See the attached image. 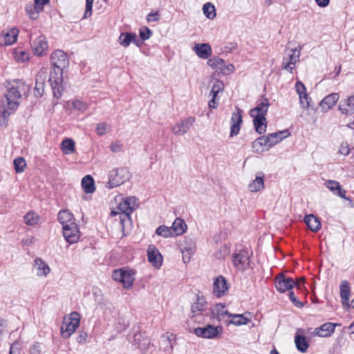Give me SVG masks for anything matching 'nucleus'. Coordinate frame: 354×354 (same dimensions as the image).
I'll use <instances>...</instances> for the list:
<instances>
[{
    "instance_id": "32",
    "label": "nucleus",
    "mask_w": 354,
    "mask_h": 354,
    "mask_svg": "<svg viewBox=\"0 0 354 354\" xmlns=\"http://www.w3.org/2000/svg\"><path fill=\"white\" fill-rule=\"evenodd\" d=\"M171 228L173 234L174 236H178L185 232V230L187 229V225L183 219L177 218L174 221Z\"/></svg>"
},
{
    "instance_id": "17",
    "label": "nucleus",
    "mask_w": 354,
    "mask_h": 354,
    "mask_svg": "<svg viewBox=\"0 0 354 354\" xmlns=\"http://www.w3.org/2000/svg\"><path fill=\"white\" fill-rule=\"evenodd\" d=\"M339 98V96L337 93H330L326 95L325 97H324L319 102V106L321 107L322 111L323 113L328 112L336 104Z\"/></svg>"
},
{
    "instance_id": "52",
    "label": "nucleus",
    "mask_w": 354,
    "mask_h": 354,
    "mask_svg": "<svg viewBox=\"0 0 354 354\" xmlns=\"http://www.w3.org/2000/svg\"><path fill=\"white\" fill-rule=\"evenodd\" d=\"M94 0H86V8L83 18L86 19L92 15V8Z\"/></svg>"
},
{
    "instance_id": "12",
    "label": "nucleus",
    "mask_w": 354,
    "mask_h": 354,
    "mask_svg": "<svg viewBox=\"0 0 354 354\" xmlns=\"http://www.w3.org/2000/svg\"><path fill=\"white\" fill-rule=\"evenodd\" d=\"M207 64L214 69L221 71L223 73H225L227 71L231 73L234 69L232 64H227L223 59L218 57L209 59Z\"/></svg>"
},
{
    "instance_id": "55",
    "label": "nucleus",
    "mask_w": 354,
    "mask_h": 354,
    "mask_svg": "<svg viewBox=\"0 0 354 354\" xmlns=\"http://www.w3.org/2000/svg\"><path fill=\"white\" fill-rule=\"evenodd\" d=\"M289 299L294 304V305L298 308H301L304 306V304L297 300V297L295 296L294 292L290 291L288 294Z\"/></svg>"
},
{
    "instance_id": "6",
    "label": "nucleus",
    "mask_w": 354,
    "mask_h": 354,
    "mask_svg": "<svg viewBox=\"0 0 354 354\" xmlns=\"http://www.w3.org/2000/svg\"><path fill=\"white\" fill-rule=\"evenodd\" d=\"M232 262L234 266L240 270H245L250 264L248 252L245 250H240L233 254Z\"/></svg>"
},
{
    "instance_id": "27",
    "label": "nucleus",
    "mask_w": 354,
    "mask_h": 354,
    "mask_svg": "<svg viewBox=\"0 0 354 354\" xmlns=\"http://www.w3.org/2000/svg\"><path fill=\"white\" fill-rule=\"evenodd\" d=\"M229 317L232 319L229 321L225 320V323L229 324H234L235 326H241L247 324L250 320L249 318L245 317L243 314H229Z\"/></svg>"
},
{
    "instance_id": "1",
    "label": "nucleus",
    "mask_w": 354,
    "mask_h": 354,
    "mask_svg": "<svg viewBox=\"0 0 354 354\" xmlns=\"http://www.w3.org/2000/svg\"><path fill=\"white\" fill-rule=\"evenodd\" d=\"M52 71L50 72L48 82L50 83L54 97L59 98L63 91V73L68 67L69 59L62 50H57L50 55Z\"/></svg>"
},
{
    "instance_id": "3",
    "label": "nucleus",
    "mask_w": 354,
    "mask_h": 354,
    "mask_svg": "<svg viewBox=\"0 0 354 354\" xmlns=\"http://www.w3.org/2000/svg\"><path fill=\"white\" fill-rule=\"evenodd\" d=\"M138 199L134 196L127 197L120 202L117 207L118 211L112 210L111 216H120V223L124 230V225L131 221V214L138 207Z\"/></svg>"
},
{
    "instance_id": "20",
    "label": "nucleus",
    "mask_w": 354,
    "mask_h": 354,
    "mask_svg": "<svg viewBox=\"0 0 354 354\" xmlns=\"http://www.w3.org/2000/svg\"><path fill=\"white\" fill-rule=\"evenodd\" d=\"M131 42L139 46L140 41L137 39V35L133 32H122L118 38V43L124 46L128 47Z\"/></svg>"
},
{
    "instance_id": "5",
    "label": "nucleus",
    "mask_w": 354,
    "mask_h": 354,
    "mask_svg": "<svg viewBox=\"0 0 354 354\" xmlns=\"http://www.w3.org/2000/svg\"><path fill=\"white\" fill-rule=\"evenodd\" d=\"M303 283L304 279H300L296 282L292 278L286 277L283 274L275 278V287L280 292H285L286 291L290 290L294 286L301 288V283Z\"/></svg>"
},
{
    "instance_id": "50",
    "label": "nucleus",
    "mask_w": 354,
    "mask_h": 354,
    "mask_svg": "<svg viewBox=\"0 0 354 354\" xmlns=\"http://www.w3.org/2000/svg\"><path fill=\"white\" fill-rule=\"evenodd\" d=\"M44 83L35 82L34 93L36 97H41L43 95L44 93Z\"/></svg>"
},
{
    "instance_id": "63",
    "label": "nucleus",
    "mask_w": 354,
    "mask_h": 354,
    "mask_svg": "<svg viewBox=\"0 0 354 354\" xmlns=\"http://www.w3.org/2000/svg\"><path fill=\"white\" fill-rule=\"evenodd\" d=\"M158 16V12H156V13H153V12H151L150 14H149L147 15V21H158V18L157 17Z\"/></svg>"
},
{
    "instance_id": "25",
    "label": "nucleus",
    "mask_w": 354,
    "mask_h": 354,
    "mask_svg": "<svg viewBox=\"0 0 354 354\" xmlns=\"http://www.w3.org/2000/svg\"><path fill=\"white\" fill-rule=\"evenodd\" d=\"M335 324L327 322L315 329V334L319 337H326L330 336L335 331Z\"/></svg>"
},
{
    "instance_id": "54",
    "label": "nucleus",
    "mask_w": 354,
    "mask_h": 354,
    "mask_svg": "<svg viewBox=\"0 0 354 354\" xmlns=\"http://www.w3.org/2000/svg\"><path fill=\"white\" fill-rule=\"evenodd\" d=\"M295 88L299 96L307 94L306 92L305 85L300 81H297L295 84Z\"/></svg>"
},
{
    "instance_id": "64",
    "label": "nucleus",
    "mask_w": 354,
    "mask_h": 354,
    "mask_svg": "<svg viewBox=\"0 0 354 354\" xmlns=\"http://www.w3.org/2000/svg\"><path fill=\"white\" fill-rule=\"evenodd\" d=\"M319 7L324 8L329 4L330 0H315Z\"/></svg>"
},
{
    "instance_id": "42",
    "label": "nucleus",
    "mask_w": 354,
    "mask_h": 354,
    "mask_svg": "<svg viewBox=\"0 0 354 354\" xmlns=\"http://www.w3.org/2000/svg\"><path fill=\"white\" fill-rule=\"evenodd\" d=\"M133 272L131 270H125L122 283L125 288H129L132 286L134 281Z\"/></svg>"
},
{
    "instance_id": "34",
    "label": "nucleus",
    "mask_w": 354,
    "mask_h": 354,
    "mask_svg": "<svg viewBox=\"0 0 354 354\" xmlns=\"http://www.w3.org/2000/svg\"><path fill=\"white\" fill-rule=\"evenodd\" d=\"M264 187L263 174H259L256 178L248 185V189L252 192L260 191Z\"/></svg>"
},
{
    "instance_id": "9",
    "label": "nucleus",
    "mask_w": 354,
    "mask_h": 354,
    "mask_svg": "<svg viewBox=\"0 0 354 354\" xmlns=\"http://www.w3.org/2000/svg\"><path fill=\"white\" fill-rule=\"evenodd\" d=\"M34 55L43 56L46 54L48 48V44L45 36L40 35L32 40L31 44Z\"/></svg>"
},
{
    "instance_id": "46",
    "label": "nucleus",
    "mask_w": 354,
    "mask_h": 354,
    "mask_svg": "<svg viewBox=\"0 0 354 354\" xmlns=\"http://www.w3.org/2000/svg\"><path fill=\"white\" fill-rule=\"evenodd\" d=\"M24 219L28 225H33L37 223L38 216L34 212H28L24 216Z\"/></svg>"
},
{
    "instance_id": "21",
    "label": "nucleus",
    "mask_w": 354,
    "mask_h": 354,
    "mask_svg": "<svg viewBox=\"0 0 354 354\" xmlns=\"http://www.w3.org/2000/svg\"><path fill=\"white\" fill-rule=\"evenodd\" d=\"M270 106V102L268 98L263 97L260 100L259 102H258V104L256 107L252 109L250 111V115H266L268 108Z\"/></svg>"
},
{
    "instance_id": "62",
    "label": "nucleus",
    "mask_w": 354,
    "mask_h": 354,
    "mask_svg": "<svg viewBox=\"0 0 354 354\" xmlns=\"http://www.w3.org/2000/svg\"><path fill=\"white\" fill-rule=\"evenodd\" d=\"M9 354H19V343L15 342L11 344Z\"/></svg>"
},
{
    "instance_id": "23",
    "label": "nucleus",
    "mask_w": 354,
    "mask_h": 354,
    "mask_svg": "<svg viewBox=\"0 0 354 354\" xmlns=\"http://www.w3.org/2000/svg\"><path fill=\"white\" fill-rule=\"evenodd\" d=\"M250 116L254 118L253 123L256 131L259 134L265 133L267 127V122L265 117L266 115H262V114H261Z\"/></svg>"
},
{
    "instance_id": "56",
    "label": "nucleus",
    "mask_w": 354,
    "mask_h": 354,
    "mask_svg": "<svg viewBox=\"0 0 354 354\" xmlns=\"http://www.w3.org/2000/svg\"><path fill=\"white\" fill-rule=\"evenodd\" d=\"M350 152V148L347 142H342L339 149V153L344 156H348Z\"/></svg>"
},
{
    "instance_id": "19",
    "label": "nucleus",
    "mask_w": 354,
    "mask_h": 354,
    "mask_svg": "<svg viewBox=\"0 0 354 354\" xmlns=\"http://www.w3.org/2000/svg\"><path fill=\"white\" fill-rule=\"evenodd\" d=\"M270 148L269 139L265 136L256 139L252 142V149L254 152L258 153L268 151Z\"/></svg>"
},
{
    "instance_id": "13",
    "label": "nucleus",
    "mask_w": 354,
    "mask_h": 354,
    "mask_svg": "<svg viewBox=\"0 0 354 354\" xmlns=\"http://www.w3.org/2000/svg\"><path fill=\"white\" fill-rule=\"evenodd\" d=\"M19 35V30L17 28H12L7 31H3L0 35V45L10 46L17 41Z\"/></svg>"
},
{
    "instance_id": "60",
    "label": "nucleus",
    "mask_w": 354,
    "mask_h": 354,
    "mask_svg": "<svg viewBox=\"0 0 354 354\" xmlns=\"http://www.w3.org/2000/svg\"><path fill=\"white\" fill-rule=\"evenodd\" d=\"M110 149L113 152H119L122 149V145L120 142H116L111 145Z\"/></svg>"
},
{
    "instance_id": "24",
    "label": "nucleus",
    "mask_w": 354,
    "mask_h": 354,
    "mask_svg": "<svg viewBox=\"0 0 354 354\" xmlns=\"http://www.w3.org/2000/svg\"><path fill=\"white\" fill-rule=\"evenodd\" d=\"M290 136V133L288 130L281 131L278 132H274L268 134L266 136V138L269 139V143L270 147H273L274 145L279 143L283 139L286 138Z\"/></svg>"
},
{
    "instance_id": "35",
    "label": "nucleus",
    "mask_w": 354,
    "mask_h": 354,
    "mask_svg": "<svg viewBox=\"0 0 354 354\" xmlns=\"http://www.w3.org/2000/svg\"><path fill=\"white\" fill-rule=\"evenodd\" d=\"M207 304L205 299L203 296L197 295L196 301L192 305L191 312L193 315L198 314L202 311Z\"/></svg>"
},
{
    "instance_id": "38",
    "label": "nucleus",
    "mask_w": 354,
    "mask_h": 354,
    "mask_svg": "<svg viewBox=\"0 0 354 354\" xmlns=\"http://www.w3.org/2000/svg\"><path fill=\"white\" fill-rule=\"evenodd\" d=\"M295 342L299 351L305 353L307 351L309 345L305 336L297 333L295 337Z\"/></svg>"
},
{
    "instance_id": "36",
    "label": "nucleus",
    "mask_w": 354,
    "mask_h": 354,
    "mask_svg": "<svg viewBox=\"0 0 354 354\" xmlns=\"http://www.w3.org/2000/svg\"><path fill=\"white\" fill-rule=\"evenodd\" d=\"M225 306L223 304H216L212 308V313L216 315L219 321H225V317L227 316L229 317V314H231L227 310H225Z\"/></svg>"
},
{
    "instance_id": "41",
    "label": "nucleus",
    "mask_w": 354,
    "mask_h": 354,
    "mask_svg": "<svg viewBox=\"0 0 354 354\" xmlns=\"http://www.w3.org/2000/svg\"><path fill=\"white\" fill-rule=\"evenodd\" d=\"M203 12L205 17L209 19H213L216 17V9L214 6L210 3H205L203 6Z\"/></svg>"
},
{
    "instance_id": "30",
    "label": "nucleus",
    "mask_w": 354,
    "mask_h": 354,
    "mask_svg": "<svg viewBox=\"0 0 354 354\" xmlns=\"http://www.w3.org/2000/svg\"><path fill=\"white\" fill-rule=\"evenodd\" d=\"M304 221L312 232H317L321 228V223L317 217L313 214L306 215Z\"/></svg>"
},
{
    "instance_id": "53",
    "label": "nucleus",
    "mask_w": 354,
    "mask_h": 354,
    "mask_svg": "<svg viewBox=\"0 0 354 354\" xmlns=\"http://www.w3.org/2000/svg\"><path fill=\"white\" fill-rule=\"evenodd\" d=\"M310 98L308 97V94H304L303 95L299 96V102L301 106L304 109H308L310 106Z\"/></svg>"
},
{
    "instance_id": "29",
    "label": "nucleus",
    "mask_w": 354,
    "mask_h": 354,
    "mask_svg": "<svg viewBox=\"0 0 354 354\" xmlns=\"http://www.w3.org/2000/svg\"><path fill=\"white\" fill-rule=\"evenodd\" d=\"M35 268L37 270V274L39 277H46L50 272L49 266L41 259H35Z\"/></svg>"
},
{
    "instance_id": "39",
    "label": "nucleus",
    "mask_w": 354,
    "mask_h": 354,
    "mask_svg": "<svg viewBox=\"0 0 354 354\" xmlns=\"http://www.w3.org/2000/svg\"><path fill=\"white\" fill-rule=\"evenodd\" d=\"M61 149L64 154H71L75 151V142L71 138H65L61 144Z\"/></svg>"
},
{
    "instance_id": "47",
    "label": "nucleus",
    "mask_w": 354,
    "mask_h": 354,
    "mask_svg": "<svg viewBox=\"0 0 354 354\" xmlns=\"http://www.w3.org/2000/svg\"><path fill=\"white\" fill-rule=\"evenodd\" d=\"M48 75V68L46 67H42L37 73L35 82L45 84L46 79Z\"/></svg>"
},
{
    "instance_id": "2",
    "label": "nucleus",
    "mask_w": 354,
    "mask_h": 354,
    "mask_svg": "<svg viewBox=\"0 0 354 354\" xmlns=\"http://www.w3.org/2000/svg\"><path fill=\"white\" fill-rule=\"evenodd\" d=\"M27 86L24 82L17 80L5 94L6 102L0 105V124L6 125L9 116L12 114L19 105L22 94L26 93Z\"/></svg>"
},
{
    "instance_id": "28",
    "label": "nucleus",
    "mask_w": 354,
    "mask_h": 354,
    "mask_svg": "<svg viewBox=\"0 0 354 354\" xmlns=\"http://www.w3.org/2000/svg\"><path fill=\"white\" fill-rule=\"evenodd\" d=\"M326 186L334 194H337L338 196L346 198V191L342 189L341 185L337 181L328 180L326 183Z\"/></svg>"
},
{
    "instance_id": "44",
    "label": "nucleus",
    "mask_w": 354,
    "mask_h": 354,
    "mask_svg": "<svg viewBox=\"0 0 354 354\" xmlns=\"http://www.w3.org/2000/svg\"><path fill=\"white\" fill-rule=\"evenodd\" d=\"M224 89V84L223 82L220 80H216L214 84L212 87V90L210 92V95L214 96V98H216L217 95L223 91Z\"/></svg>"
},
{
    "instance_id": "48",
    "label": "nucleus",
    "mask_w": 354,
    "mask_h": 354,
    "mask_svg": "<svg viewBox=\"0 0 354 354\" xmlns=\"http://www.w3.org/2000/svg\"><path fill=\"white\" fill-rule=\"evenodd\" d=\"M15 58L17 62H24L29 59V54L24 50H15Z\"/></svg>"
},
{
    "instance_id": "51",
    "label": "nucleus",
    "mask_w": 354,
    "mask_h": 354,
    "mask_svg": "<svg viewBox=\"0 0 354 354\" xmlns=\"http://www.w3.org/2000/svg\"><path fill=\"white\" fill-rule=\"evenodd\" d=\"M152 35L151 30L148 27H143L140 30V37L145 41L150 38Z\"/></svg>"
},
{
    "instance_id": "7",
    "label": "nucleus",
    "mask_w": 354,
    "mask_h": 354,
    "mask_svg": "<svg viewBox=\"0 0 354 354\" xmlns=\"http://www.w3.org/2000/svg\"><path fill=\"white\" fill-rule=\"evenodd\" d=\"M79 315L76 313L71 314L69 322H64L61 328V334L64 338H68L79 326Z\"/></svg>"
},
{
    "instance_id": "14",
    "label": "nucleus",
    "mask_w": 354,
    "mask_h": 354,
    "mask_svg": "<svg viewBox=\"0 0 354 354\" xmlns=\"http://www.w3.org/2000/svg\"><path fill=\"white\" fill-rule=\"evenodd\" d=\"M218 327L207 325L205 327H198L194 329V333L199 337L212 339L218 334Z\"/></svg>"
},
{
    "instance_id": "43",
    "label": "nucleus",
    "mask_w": 354,
    "mask_h": 354,
    "mask_svg": "<svg viewBox=\"0 0 354 354\" xmlns=\"http://www.w3.org/2000/svg\"><path fill=\"white\" fill-rule=\"evenodd\" d=\"M156 233L158 235L163 236L165 238L174 236L171 232V228L167 227L165 225H160V227H158L156 230Z\"/></svg>"
},
{
    "instance_id": "26",
    "label": "nucleus",
    "mask_w": 354,
    "mask_h": 354,
    "mask_svg": "<svg viewBox=\"0 0 354 354\" xmlns=\"http://www.w3.org/2000/svg\"><path fill=\"white\" fill-rule=\"evenodd\" d=\"M58 220L62 225V227L66 225H70V223H75V219L73 214L67 209L60 210L58 213Z\"/></svg>"
},
{
    "instance_id": "57",
    "label": "nucleus",
    "mask_w": 354,
    "mask_h": 354,
    "mask_svg": "<svg viewBox=\"0 0 354 354\" xmlns=\"http://www.w3.org/2000/svg\"><path fill=\"white\" fill-rule=\"evenodd\" d=\"M107 125L106 123H100L96 127V132L99 136H103L106 133Z\"/></svg>"
},
{
    "instance_id": "18",
    "label": "nucleus",
    "mask_w": 354,
    "mask_h": 354,
    "mask_svg": "<svg viewBox=\"0 0 354 354\" xmlns=\"http://www.w3.org/2000/svg\"><path fill=\"white\" fill-rule=\"evenodd\" d=\"M149 261L155 267L159 268L162 265V258L158 250L153 245H150L147 249Z\"/></svg>"
},
{
    "instance_id": "40",
    "label": "nucleus",
    "mask_w": 354,
    "mask_h": 354,
    "mask_svg": "<svg viewBox=\"0 0 354 354\" xmlns=\"http://www.w3.org/2000/svg\"><path fill=\"white\" fill-rule=\"evenodd\" d=\"M26 12L32 20H35L39 17V14L41 11L38 10L36 5L34 3H28L25 8Z\"/></svg>"
},
{
    "instance_id": "8",
    "label": "nucleus",
    "mask_w": 354,
    "mask_h": 354,
    "mask_svg": "<svg viewBox=\"0 0 354 354\" xmlns=\"http://www.w3.org/2000/svg\"><path fill=\"white\" fill-rule=\"evenodd\" d=\"M62 231L64 239L71 244L77 242L80 239V232L76 223L66 225L62 227Z\"/></svg>"
},
{
    "instance_id": "49",
    "label": "nucleus",
    "mask_w": 354,
    "mask_h": 354,
    "mask_svg": "<svg viewBox=\"0 0 354 354\" xmlns=\"http://www.w3.org/2000/svg\"><path fill=\"white\" fill-rule=\"evenodd\" d=\"M125 270L123 268L116 269L113 271L112 278L114 281L122 282Z\"/></svg>"
},
{
    "instance_id": "10",
    "label": "nucleus",
    "mask_w": 354,
    "mask_h": 354,
    "mask_svg": "<svg viewBox=\"0 0 354 354\" xmlns=\"http://www.w3.org/2000/svg\"><path fill=\"white\" fill-rule=\"evenodd\" d=\"M299 56L300 49H297V48H292L290 53L288 54V57L287 59L285 57L283 59L281 63L282 68L292 73L296 62L299 61Z\"/></svg>"
},
{
    "instance_id": "59",
    "label": "nucleus",
    "mask_w": 354,
    "mask_h": 354,
    "mask_svg": "<svg viewBox=\"0 0 354 354\" xmlns=\"http://www.w3.org/2000/svg\"><path fill=\"white\" fill-rule=\"evenodd\" d=\"M162 342L166 344V347L165 348V351H168L171 353L173 350V345L171 343V339L169 337H167L166 339L162 340Z\"/></svg>"
},
{
    "instance_id": "11",
    "label": "nucleus",
    "mask_w": 354,
    "mask_h": 354,
    "mask_svg": "<svg viewBox=\"0 0 354 354\" xmlns=\"http://www.w3.org/2000/svg\"><path fill=\"white\" fill-rule=\"evenodd\" d=\"M196 122L194 117H188L180 121L179 124L174 125L172 129V133L176 136L185 134Z\"/></svg>"
},
{
    "instance_id": "61",
    "label": "nucleus",
    "mask_w": 354,
    "mask_h": 354,
    "mask_svg": "<svg viewBox=\"0 0 354 354\" xmlns=\"http://www.w3.org/2000/svg\"><path fill=\"white\" fill-rule=\"evenodd\" d=\"M49 3V0H34V3L37 7L38 10H41V11L44 9V5Z\"/></svg>"
},
{
    "instance_id": "16",
    "label": "nucleus",
    "mask_w": 354,
    "mask_h": 354,
    "mask_svg": "<svg viewBox=\"0 0 354 354\" xmlns=\"http://www.w3.org/2000/svg\"><path fill=\"white\" fill-rule=\"evenodd\" d=\"M241 113L242 110L239 108H237L236 111L232 114L230 127L231 137L236 136L240 131V126L243 122Z\"/></svg>"
},
{
    "instance_id": "31",
    "label": "nucleus",
    "mask_w": 354,
    "mask_h": 354,
    "mask_svg": "<svg viewBox=\"0 0 354 354\" xmlns=\"http://www.w3.org/2000/svg\"><path fill=\"white\" fill-rule=\"evenodd\" d=\"M342 302L344 306H348L350 297V286L347 281H343L339 287Z\"/></svg>"
},
{
    "instance_id": "58",
    "label": "nucleus",
    "mask_w": 354,
    "mask_h": 354,
    "mask_svg": "<svg viewBox=\"0 0 354 354\" xmlns=\"http://www.w3.org/2000/svg\"><path fill=\"white\" fill-rule=\"evenodd\" d=\"M73 107L75 109L84 111L86 109V104L81 100H75L73 103Z\"/></svg>"
},
{
    "instance_id": "22",
    "label": "nucleus",
    "mask_w": 354,
    "mask_h": 354,
    "mask_svg": "<svg viewBox=\"0 0 354 354\" xmlns=\"http://www.w3.org/2000/svg\"><path fill=\"white\" fill-rule=\"evenodd\" d=\"M193 50L202 59H207L212 54L211 46L206 43L195 44Z\"/></svg>"
},
{
    "instance_id": "4",
    "label": "nucleus",
    "mask_w": 354,
    "mask_h": 354,
    "mask_svg": "<svg viewBox=\"0 0 354 354\" xmlns=\"http://www.w3.org/2000/svg\"><path fill=\"white\" fill-rule=\"evenodd\" d=\"M130 177V171L127 167L113 169L109 174V180L106 183L105 187L108 189L118 187L128 180Z\"/></svg>"
},
{
    "instance_id": "37",
    "label": "nucleus",
    "mask_w": 354,
    "mask_h": 354,
    "mask_svg": "<svg viewBox=\"0 0 354 354\" xmlns=\"http://www.w3.org/2000/svg\"><path fill=\"white\" fill-rule=\"evenodd\" d=\"M82 186L87 194L93 193L95 189L94 180L90 175H87L82 178Z\"/></svg>"
},
{
    "instance_id": "15",
    "label": "nucleus",
    "mask_w": 354,
    "mask_h": 354,
    "mask_svg": "<svg viewBox=\"0 0 354 354\" xmlns=\"http://www.w3.org/2000/svg\"><path fill=\"white\" fill-rule=\"evenodd\" d=\"M229 289V286L225 277H217L213 283V292L217 297L223 296Z\"/></svg>"
},
{
    "instance_id": "45",
    "label": "nucleus",
    "mask_w": 354,
    "mask_h": 354,
    "mask_svg": "<svg viewBox=\"0 0 354 354\" xmlns=\"http://www.w3.org/2000/svg\"><path fill=\"white\" fill-rule=\"evenodd\" d=\"M13 164L17 173L24 171L26 166V160L23 158H15L14 160Z\"/></svg>"
},
{
    "instance_id": "33",
    "label": "nucleus",
    "mask_w": 354,
    "mask_h": 354,
    "mask_svg": "<svg viewBox=\"0 0 354 354\" xmlns=\"http://www.w3.org/2000/svg\"><path fill=\"white\" fill-rule=\"evenodd\" d=\"M133 342L139 348L142 350L147 349L150 344L149 339L141 333H138L134 335Z\"/></svg>"
}]
</instances>
